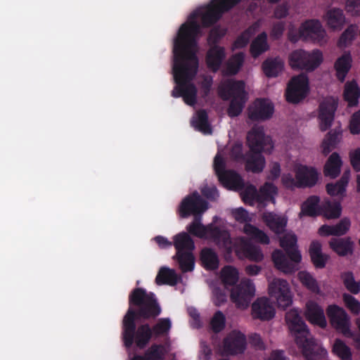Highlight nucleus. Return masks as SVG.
<instances>
[{"mask_svg":"<svg viewBox=\"0 0 360 360\" xmlns=\"http://www.w3.org/2000/svg\"><path fill=\"white\" fill-rule=\"evenodd\" d=\"M199 15L200 13L198 11H193L188 16L187 22L180 26L173 49L172 72L176 86L172 91V96L174 98L182 97L184 101L191 106L197 101L198 90L191 81L198 68L196 49L201 27L196 19Z\"/></svg>","mask_w":360,"mask_h":360,"instance_id":"nucleus-1","label":"nucleus"},{"mask_svg":"<svg viewBox=\"0 0 360 360\" xmlns=\"http://www.w3.org/2000/svg\"><path fill=\"white\" fill-rule=\"evenodd\" d=\"M343 301L347 309L354 315L360 313V302L354 296L350 294L344 293L342 295Z\"/></svg>","mask_w":360,"mask_h":360,"instance_id":"nucleus-56","label":"nucleus"},{"mask_svg":"<svg viewBox=\"0 0 360 360\" xmlns=\"http://www.w3.org/2000/svg\"><path fill=\"white\" fill-rule=\"evenodd\" d=\"M223 36L224 34L220 32L219 28L212 29L207 37V43L210 46H218L217 44Z\"/></svg>","mask_w":360,"mask_h":360,"instance_id":"nucleus-61","label":"nucleus"},{"mask_svg":"<svg viewBox=\"0 0 360 360\" xmlns=\"http://www.w3.org/2000/svg\"><path fill=\"white\" fill-rule=\"evenodd\" d=\"M338 103L333 97L323 99L319 106V127L321 131H327L332 125Z\"/></svg>","mask_w":360,"mask_h":360,"instance_id":"nucleus-17","label":"nucleus"},{"mask_svg":"<svg viewBox=\"0 0 360 360\" xmlns=\"http://www.w3.org/2000/svg\"><path fill=\"white\" fill-rule=\"evenodd\" d=\"M172 328V321L169 318H161L150 326L153 340L159 338H168Z\"/></svg>","mask_w":360,"mask_h":360,"instance_id":"nucleus-37","label":"nucleus"},{"mask_svg":"<svg viewBox=\"0 0 360 360\" xmlns=\"http://www.w3.org/2000/svg\"><path fill=\"white\" fill-rule=\"evenodd\" d=\"M208 208V202L197 191L186 196L178 207V214L181 218H187L191 215L201 216Z\"/></svg>","mask_w":360,"mask_h":360,"instance_id":"nucleus-12","label":"nucleus"},{"mask_svg":"<svg viewBox=\"0 0 360 360\" xmlns=\"http://www.w3.org/2000/svg\"><path fill=\"white\" fill-rule=\"evenodd\" d=\"M352 62V56L349 53H345L335 62V75L340 82L345 81L347 75L351 69Z\"/></svg>","mask_w":360,"mask_h":360,"instance_id":"nucleus-29","label":"nucleus"},{"mask_svg":"<svg viewBox=\"0 0 360 360\" xmlns=\"http://www.w3.org/2000/svg\"><path fill=\"white\" fill-rule=\"evenodd\" d=\"M134 312L129 307L122 319V337L124 345L130 348L134 344L136 347L143 349L146 347L150 341L153 339L150 326L148 323L136 326L134 319Z\"/></svg>","mask_w":360,"mask_h":360,"instance_id":"nucleus-4","label":"nucleus"},{"mask_svg":"<svg viewBox=\"0 0 360 360\" xmlns=\"http://www.w3.org/2000/svg\"><path fill=\"white\" fill-rule=\"evenodd\" d=\"M250 152L246 154L245 167L248 172L260 173L265 166L262 152L270 153L274 148L272 139L265 134L262 127H253L247 135Z\"/></svg>","mask_w":360,"mask_h":360,"instance_id":"nucleus-3","label":"nucleus"},{"mask_svg":"<svg viewBox=\"0 0 360 360\" xmlns=\"http://www.w3.org/2000/svg\"><path fill=\"white\" fill-rule=\"evenodd\" d=\"M285 23L283 21L274 22L270 32V36L273 39H279L285 31Z\"/></svg>","mask_w":360,"mask_h":360,"instance_id":"nucleus-57","label":"nucleus"},{"mask_svg":"<svg viewBox=\"0 0 360 360\" xmlns=\"http://www.w3.org/2000/svg\"><path fill=\"white\" fill-rule=\"evenodd\" d=\"M176 252L182 253L186 251L193 252L195 249L194 241L186 232H181L173 237V243Z\"/></svg>","mask_w":360,"mask_h":360,"instance_id":"nucleus-31","label":"nucleus"},{"mask_svg":"<svg viewBox=\"0 0 360 360\" xmlns=\"http://www.w3.org/2000/svg\"><path fill=\"white\" fill-rule=\"evenodd\" d=\"M218 178L223 186L230 190L240 191L244 188L243 179L233 170H227L221 174Z\"/></svg>","mask_w":360,"mask_h":360,"instance_id":"nucleus-26","label":"nucleus"},{"mask_svg":"<svg viewBox=\"0 0 360 360\" xmlns=\"http://www.w3.org/2000/svg\"><path fill=\"white\" fill-rule=\"evenodd\" d=\"M343 96L349 107H354L359 104L360 89L356 81L347 82L345 84Z\"/></svg>","mask_w":360,"mask_h":360,"instance_id":"nucleus-36","label":"nucleus"},{"mask_svg":"<svg viewBox=\"0 0 360 360\" xmlns=\"http://www.w3.org/2000/svg\"><path fill=\"white\" fill-rule=\"evenodd\" d=\"M350 226V220L348 218L345 217L335 225H322L319 229V233L321 236H341L345 235L349 231Z\"/></svg>","mask_w":360,"mask_h":360,"instance_id":"nucleus-24","label":"nucleus"},{"mask_svg":"<svg viewBox=\"0 0 360 360\" xmlns=\"http://www.w3.org/2000/svg\"><path fill=\"white\" fill-rule=\"evenodd\" d=\"M250 39V34L248 30L243 32L234 41L233 44V49H240L245 47Z\"/></svg>","mask_w":360,"mask_h":360,"instance_id":"nucleus-58","label":"nucleus"},{"mask_svg":"<svg viewBox=\"0 0 360 360\" xmlns=\"http://www.w3.org/2000/svg\"><path fill=\"white\" fill-rule=\"evenodd\" d=\"M129 304L134 312V319H155L162 312V308L155 293L148 292L142 288H136L130 292Z\"/></svg>","mask_w":360,"mask_h":360,"instance_id":"nucleus-5","label":"nucleus"},{"mask_svg":"<svg viewBox=\"0 0 360 360\" xmlns=\"http://www.w3.org/2000/svg\"><path fill=\"white\" fill-rule=\"evenodd\" d=\"M322 61V53L318 50L309 53L302 49H297L289 56V64L293 70L311 72L317 68Z\"/></svg>","mask_w":360,"mask_h":360,"instance_id":"nucleus-10","label":"nucleus"},{"mask_svg":"<svg viewBox=\"0 0 360 360\" xmlns=\"http://www.w3.org/2000/svg\"><path fill=\"white\" fill-rule=\"evenodd\" d=\"M192 125L204 134H211L212 129L208 121V115L205 110H200L196 113V118L192 120Z\"/></svg>","mask_w":360,"mask_h":360,"instance_id":"nucleus-41","label":"nucleus"},{"mask_svg":"<svg viewBox=\"0 0 360 360\" xmlns=\"http://www.w3.org/2000/svg\"><path fill=\"white\" fill-rule=\"evenodd\" d=\"M349 173L345 172L341 176V178L336 183L327 184V193L332 196L345 195L346 192V187L349 182Z\"/></svg>","mask_w":360,"mask_h":360,"instance_id":"nucleus-40","label":"nucleus"},{"mask_svg":"<svg viewBox=\"0 0 360 360\" xmlns=\"http://www.w3.org/2000/svg\"><path fill=\"white\" fill-rule=\"evenodd\" d=\"M167 351L162 344L153 343L144 352L147 360H164Z\"/></svg>","mask_w":360,"mask_h":360,"instance_id":"nucleus-47","label":"nucleus"},{"mask_svg":"<svg viewBox=\"0 0 360 360\" xmlns=\"http://www.w3.org/2000/svg\"><path fill=\"white\" fill-rule=\"evenodd\" d=\"M290 7L287 3H283L276 6L273 17L276 19H283L289 14Z\"/></svg>","mask_w":360,"mask_h":360,"instance_id":"nucleus-59","label":"nucleus"},{"mask_svg":"<svg viewBox=\"0 0 360 360\" xmlns=\"http://www.w3.org/2000/svg\"><path fill=\"white\" fill-rule=\"evenodd\" d=\"M246 337L240 331L232 330L223 340V351L226 355L244 353L246 349Z\"/></svg>","mask_w":360,"mask_h":360,"instance_id":"nucleus-18","label":"nucleus"},{"mask_svg":"<svg viewBox=\"0 0 360 360\" xmlns=\"http://www.w3.org/2000/svg\"><path fill=\"white\" fill-rule=\"evenodd\" d=\"M269 294L276 300L278 308L285 309L292 303V295L285 280L274 278L269 285Z\"/></svg>","mask_w":360,"mask_h":360,"instance_id":"nucleus-14","label":"nucleus"},{"mask_svg":"<svg viewBox=\"0 0 360 360\" xmlns=\"http://www.w3.org/2000/svg\"><path fill=\"white\" fill-rule=\"evenodd\" d=\"M297 238L294 233H286L280 238V245L285 250H276L272 253V260L275 266L285 274L295 271V266L292 263H299L302 256L297 246Z\"/></svg>","mask_w":360,"mask_h":360,"instance_id":"nucleus-6","label":"nucleus"},{"mask_svg":"<svg viewBox=\"0 0 360 360\" xmlns=\"http://www.w3.org/2000/svg\"><path fill=\"white\" fill-rule=\"evenodd\" d=\"M356 32V28L354 25L349 26L341 34L338 44L340 47H345L349 45L354 39Z\"/></svg>","mask_w":360,"mask_h":360,"instance_id":"nucleus-55","label":"nucleus"},{"mask_svg":"<svg viewBox=\"0 0 360 360\" xmlns=\"http://www.w3.org/2000/svg\"><path fill=\"white\" fill-rule=\"evenodd\" d=\"M233 215L235 219L240 223L248 224L247 222L250 220L248 212L243 207L236 209L233 212Z\"/></svg>","mask_w":360,"mask_h":360,"instance_id":"nucleus-63","label":"nucleus"},{"mask_svg":"<svg viewBox=\"0 0 360 360\" xmlns=\"http://www.w3.org/2000/svg\"><path fill=\"white\" fill-rule=\"evenodd\" d=\"M275 309L267 297L257 298L252 304V316L255 319L269 321L275 316Z\"/></svg>","mask_w":360,"mask_h":360,"instance_id":"nucleus-20","label":"nucleus"},{"mask_svg":"<svg viewBox=\"0 0 360 360\" xmlns=\"http://www.w3.org/2000/svg\"><path fill=\"white\" fill-rule=\"evenodd\" d=\"M309 91L308 77L301 73L292 77L288 83L285 96L290 103L297 104L304 100Z\"/></svg>","mask_w":360,"mask_h":360,"instance_id":"nucleus-11","label":"nucleus"},{"mask_svg":"<svg viewBox=\"0 0 360 360\" xmlns=\"http://www.w3.org/2000/svg\"><path fill=\"white\" fill-rule=\"evenodd\" d=\"M226 58V51L223 46H212L207 51L205 62L207 68L217 72Z\"/></svg>","mask_w":360,"mask_h":360,"instance_id":"nucleus-22","label":"nucleus"},{"mask_svg":"<svg viewBox=\"0 0 360 360\" xmlns=\"http://www.w3.org/2000/svg\"><path fill=\"white\" fill-rule=\"evenodd\" d=\"M241 195L243 202L249 205H253L256 200L259 201L260 200L257 190L253 185L248 186L242 192Z\"/></svg>","mask_w":360,"mask_h":360,"instance_id":"nucleus-54","label":"nucleus"},{"mask_svg":"<svg viewBox=\"0 0 360 360\" xmlns=\"http://www.w3.org/2000/svg\"><path fill=\"white\" fill-rule=\"evenodd\" d=\"M341 212L340 202L326 201L321 206V214L327 219H337L341 215Z\"/></svg>","mask_w":360,"mask_h":360,"instance_id":"nucleus-45","label":"nucleus"},{"mask_svg":"<svg viewBox=\"0 0 360 360\" xmlns=\"http://www.w3.org/2000/svg\"><path fill=\"white\" fill-rule=\"evenodd\" d=\"M243 232L250 236L251 239L261 244L267 245L270 242L269 236L263 231L250 224H245L244 225Z\"/></svg>","mask_w":360,"mask_h":360,"instance_id":"nucleus-44","label":"nucleus"},{"mask_svg":"<svg viewBox=\"0 0 360 360\" xmlns=\"http://www.w3.org/2000/svg\"><path fill=\"white\" fill-rule=\"evenodd\" d=\"M285 321L306 360H328L326 349L311 337L306 323L296 309L286 313Z\"/></svg>","mask_w":360,"mask_h":360,"instance_id":"nucleus-2","label":"nucleus"},{"mask_svg":"<svg viewBox=\"0 0 360 360\" xmlns=\"http://www.w3.org/2000/svg\"><path fill=\"white\" fill-rule=\"evenodd\" d=\"M345 288L352 294L356 295L360 292V282L356 281L352 271H345L340 275Z\"/></svg>","mask_w":360,"mask_h":360,"instance_id":"nucleus-48","label":"nucleus"},{"mask_svg":"<svg viewBox=\"0 0 360 360\" xmlns=\"http://www.w3.org/2000/svg\"><path fill=\"white\" fill-rule=\"evenodd\" d=\"M245 86L242 80H229L219 87V94L224 101L231 98L227 109L230 117H237L243 111L246 101Z\"/></svg>","mask_w":360,"mask_h":360,"instance_id":"nucleus-8","label":"nucleus"},{"mask_svg":"<svg viewBox=\"0 0 360 360\" xmlns=\"http://www.w3.org/2000/svg\"><path fill=\"white\" fill-rule=\"evenodd\" d=\"M350 132L352 134H359L360 133V110L354 112L350 120Z\"/></svg>","mask_w":360,"mask_h":360,"instance_id":"nucleus-60","label":"nucleus"},{"mask_svg":"<svg viewBox=\"0 0 360 360\" xmlns=\"http://www.w3.org/2000/svg\"><path fill=\"white\" fill-rule=\"evenodd\" d=\"M186 229L188 233L200 238H209L219 248L231 251V238L229 232L212 224L204 226L201 223V216L194 217L193 221L187 226Z\"/></svg>","mask_w":360,"mask_h":360,"instance_id":"nucleus-7","label":"nucleus"},{"mask_svg":"<svg viewBox=\"0 0 360 360\" xmlns=\"http://www.w3.org/2000/svg\"><path fill=\"white\" fill-rule=\"evenodd\" d=\"M245 60V55L243 52L233 54L226 63L224 74L228 76L236 75L242 68Z\"/></svg>","mask_w":360,"mask_h":360,"instance_id":"nucleus-43","label":"nucleus"},{"mask_svg":"<svg viewBox=\"0 0 360 360\" xmlns=\"http://www.w3.org/2000/svg\"><path fill=\"white\" fill-rule=\"evenodd\" d=\"M225 325L226 318L224 314L221 311H216L210 321L212 330L218 333L224 329Z\"/></svg>","mask_w":360,"mask_h":360,"instance_id":"nucleus-53","label":"nucleus"},{"mask_svg":"<svg viewBox=\"0 0 360 360\" xmlns=\"http://www.w3.org/2000/svg\"><path fill=\"white\" fill-rule=\"evenodd\" d=\"M351 165L356 172L360 171V148H357L349 154Z\"/></svg>","mask_w":360,"mask_h":360,"instance_id":"nucleus-64","label":"nucleus"},{"mask_svg":"<svg viewBox=\"0 0 360 360\" xmlns=\"http://www.w3.org/2000/svg\"><path fill=\"white\" fill-rule=\"evenodd\" d=\"M176 259L179 267L183 272L191 271L195 266V257L193 252L186 251V252L176 253Z\"/></svg>","mask_w":360,"mask_h":360,"instance_id":"nucleus-46","label":"nucleus"},{"mask_svg":"<svg viewBox=\"0 0 360 360\" xmlns=\"http://www.w3.org/2000/svg\"><path fill=\"white\" fill-rule=\"evenodd\" d=\"M274 112V106L266 98H257L248 108V117L252 121H264L270 119Z\"/></svg>","mask_w":360,"mask_h":360,"instance_id":"nucleus-19","label":"nucleus"},{"mask_svg":"<svg viewBox=\"0 0 360 360\" xmlns=\"http://www.w3.org/2000/svg\"><path fill=\"white\" fill-rule=\"evenodd\" d=\"M242 0H212L205 7V11L200 13L201 22L204 27L214 25L222 17Z\"/></svg>","mask_w":360,"mask_h":360,"instance_id":"nucleus-9","label":"nucleus"},{"mask_svg":"<svg viewBox=\"0 0 360 360\" xmlns=\"http://www.w3.org/2000/svg\"><path fill=\"white\" fill-rule=\"evenodd\" d=\"M324 30L318 20H309L302 24L299 34L301 37L322 39Z\"/></svg>","mask_w":360,"mask_h":360,"instance_id":"nucleus-25","label":"nucleus"},{"mask_svg":"<svg viewBox=\"0 0 360 360\" xmlns=\"http://www.w3.org/2000/svg\"><path fill=\"white\" fill-rule=\"evenodd\" d=\"M281 182L283 186L288 189H294L298 188L297 180L290 174H283L281 177Z\"/></svg>","mask_w":360,"mask_h":360,"instance_id":"nucleus-62","label":"nucleus"},{"mask_svg":"<svg viewBox=\"0 0 360 360\" xmlns=\"http://www.w3.org/2000/svg\"><path fill=\"white\" fill-rule=\"evenodd\" d=\"M326 313L333 328L345 336L352 335L349 317L345 309L333 304L328 307Z\"/></svg>","mask_w":360,"mask_h":360,"instance_id":"nucleus-16","label":"nucleus"},{"mask_svg":"<svg viewBox=\"0 0 360 360\" xmlns=\"http://www.w3.org/2000/svg\"><path fill=\"white\" fill-rule=\"evenodd\" d=\"M320 199L316 195L309 196L302 205L301 214L308 217H316L321 214Z\"/></svg>","mask_w":360,"mask_h":360,"instance_id":"nucleus-39","label":"nucleus"},{"mask_svg":"<svg viewBox=\"0 0 360 360\" xmlns=\"http://www.w3.org/2000/svg\"><path fill=\"white\" fill-rule=\"evenodd\" d=\"M328 26L333 30H341L345 22L343 11L340 8L329 9L326 14Z\"/></svg>","mask_w":360,"mask_h":360,"instance_id":"nucleus-33","label":"nucleus"},{"mask_svg":"<svg viewBox=\"0 0 360 360\" xmlns=\"http://www.w3.org/2000/svg\"><path fill=\"white\" fill-rule=\"evenodd\" d=\"M309 252L316 268L323 269L325 267L328 257L322 253L321 244L319 241L314 240L311 243Z\"/></svg>","mask_w":360,"mask_h":360,"instance_id":"nucleus-32","label":"nucleus"},{"mask_svg":"<svg viewBox=\"0 0 360 360\" xmlns=\"http://www.w3.org/2000/svg\"><path fill=\"white\" fill-rule=\"evenodd\" d=\"M227 253L231 254L233 252L239 257H245L249 260L259 262L264 259V255L259 247L255 245L250 240L244 237L236 238L234 241L231 240V249Z\"/></svg>","mask_w":360,"mask_h":360,"instance_id":"nucleus-13","label":"nucleus"},{"mask_svg":"<svg viewBox=\"0 0 360 360\" xmlns=\"http://www.w3.org/2000/svg\"><path fill=\"white\" fill-rule=\"evenodd\" d=\"M180 277L174 270L162 266L160 269L156 278L155 283L159 285H175L178 283Z\"/></svg>","mask_w":360,"mask_h":360,"instance_id":"nucleus-35","label":"nucleus"},{"mask_svg":"<svg viewBox=\"0 0 360 360\" xmlns=\"http://www.w3.org/2000/svg\"><path fill=\"white\" fill-rule=\"evenodd\" d=\"M269 49L267 35L265 32L259 34L251 43L250 51L255 58L259 57Z\"/></svg>","mask_w":360,"mask_h":360,"instance_id":"nucleus-42","label":"nucleus"},{"mask_svg":"<svg viewBox=\"0 0 360 360\" xmlns=\"http://www.w3.org/2000/svg\"><path fill=\"white\" fill-rule=\"evenodd\" d=\"M298 275L303 285L313 292H319L320 288L317 281L307 271H300Z\"/></svg>","mask_w":360,"mask_h":360,"instance_id":"nucleus-51","label":"nucleus"},{"mask_svg":"<svg viewBox=\"0 0 360 360\" xmlns=\"http://www.w3.org/2000/svg\"><path fill=\"white\" fill-rule=\"evenodd\" d=\"M255 288L250 279H243L233 287L231 292V300L237 307L247 308L255 296Z\"/></svg>","mask_w":360,"mask_h":360,"instance_id":"nucleus-15","label":"nucleus"},{"mask_svg":"<svg viewBox=\"0 0 360 360\" xmlns=\"http://www.w3.org/2000/svg\"><path fill=\"white\" fill-rule=\"evenodd\" d=\"M221 281L226 286L234 285L239 279L238 270L231 266H226L221 270Z\"/></svg>","mask_w":360,"mask_h":360,"instance_id":"nucleus-49","label":"nucleus"},{"mask_svg":"<svg viewBox=\"0 0 360 360\" xmlns=\"http://www.w3.org/2000/svg\"><path fill=\"white\" fill-rule=\"evenodd\" d=\"M262 220L266 225L275 233L280 234L285 231L287 219L273 212H264Z\"/></svg>","mask_w":360,"mask_h":360,"instance_id":"nucleus-28","label":"nucleus"},{"mask_svg":"<svg viewBox=\"0 0 360 360\" xmlns=\"http://www.w3.org/2000/svg\"><path fill=\"white\" fill-rule=\"evenodd\" d=\"M259 193L260 198H262L264 200L274 202V196L278 193V188L273 183L266 182L260 188Z\"/></svg>","mask_w":360,"mask_h":360,"instance_id":"nucleus-52","label":"nucleus"},{"mask_svg":"<svg viewBox=\"0 0 360 360\" xmlns=\"http://www.w3.org/2000/svg\"><path fill=\"white\" fill-rule=\"evenodd\" d=\"M329 246L337 255L341 257L352 255L354 252V242L349 237L333 238L329 242Z\"/></svg>","mask_w":360,"mask_h":360,"instance_id":"nucleus-27","label":"nucleus"},{"mask_svg":"<svg viewBox=\"0 0 360 360\" xmlns=\"http://www.w3.org/2000/svg\"><path fill=\"white\" fill-rule=\"evenodd\" d=\"M342 165V161L340 155L336 152L333 153L324 165V175L331 179H335L340 174Z\"/></svg>","mask_w":360,"mask_h":360,"instance_id":"nucleus-30","label":"nucleus"},{"mask_svg":"<svg viewBox=\"0 0 360 360\" xmlns=\"http://www.w3.org/2000/svg\"><path fill=\"white\" fill-rule=\"evenodd\" d=\"M295 172L298 188L312 187L317 183L319 174L314 167L301 165L296 168Z\"/></svg>","mask_w":360,"mask_h":360,"instance_id":"nucleus-21","label":"nucleus"},{"mask_svg":"<svg viewBox=\"0 0 360 360\" xmlns=\"http://www.w3.org/2000/svg\"><path fill=\"white\" fill-rule=\"evenodd\" d=\"M333 351L342 360H352V352L349 347L340 339L335 340Z\"/></svg>","mask_w":360,"mask_h":360,"instance_id":"nucleus-50","label":"nucleus"},{"mask_svg":"<svg viewBox=\"0 0 360 360\" xmlns=\"http://www.w3.org/2000/svg\"><path fill=\"white\" fill-rule=\"evenodd\" d=\"M200 259L203 267L207 270H216L219 267L218 255L214 250L210 248L202 249Z\"/></svg>","mask_w":360,"mask_h":360,"instance_id":"nucleus-34","label":"nucleus"},{"mask_svg":"<svg viewBox=\"0 0 360 360\" xmlns=\"http://www.w3.org/2000/svg\"><path fill=\"white\" fill-rule=\"evenodd\" d=\"M283 67V62L279 58H267L262 63V70L268 77H277Z\"/></svg>","mask_w":360,"mask_h":360,"instance_id":"nucleus-38","label":"nucleus"},{"mask_svg":"<svg viewBox=\"0 0 360 360\" xmlns=\"http://www.w3.org/2000/svg\"><path fill=\"white\" fill-rule=\"evenodd\" d=\"M305 315L310 323L317 325L321 328L326 327L327 321L323 309L316 302L310 300L307 302Z\"/></svg>","mask_w":360,"mask_h":360,"instance_id":"nucleus-23","label":"nucleus"}]
</instances>
